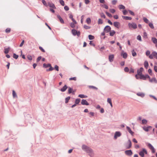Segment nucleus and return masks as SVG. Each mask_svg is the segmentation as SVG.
<instances>
[{"mask_svg": "<svg viewBox=\"0 0 157 157\" xmlns=\"http://www.w3.org/2000/svg\"><path fill=\"white\" fill-rule=\"evenodd\" d=\"M42 2L44 6L47 7L48 6V4L46 3V1L44 0H42Z\"/></svg>", "mask_w": 157, "mask_h": 157, "instance_id": "79ce46f5", "label": "nucleus"}, {"mask_svg": "<svg viewBox=\"0 0 157 157\" xmlns=\"http://www.w3.org/2000/svg\"><path fill=\"white\" fill-rule=\"evenodd\" d=\"M122 17L123 19H125L126 20H131L132 19V17H130L128 16H123Z\"/></svg>", "mask_w": 157, "mask_h": 157, "instance_id": "412c9836", "label": "nucleus"}, {"mask_svg": "<svg viewBox=\"0 0 157 157\" xmlns=\"http://www.w3.org/2000/svg\"><path fill=\"white\" fill-rule=\"evenodd\" d=\"M59 3L62 6H64L65 5L64 2L63 0H59Z\"/></svg>", "mask_w": 157, "mask_h": 157, "instance_id": "ea45409f", "label": "nucleus"}, {"mask_svg": "<svg viewBox=\"0 0 157 157\" xmlns=\"http://www.w3.org/2000/svg\"><path fill=\"white\" fill-rule=\"evenodd\" d=\"M136 95L138 96L141 97L142 98L144 97L145 96V94L144 93H141V92H139V93H137L136 94Z\"/></svg>", "mask_w": 157, "mask_h": 157, "instance_id": "aec40b11", "label": "nucleus"}, {"mask_svg": "<svg viewBox=\"0 0 157 157\" xmlns=\"http://www.w3.org/2000/svg\"><path fill=\"white\" fill-rule=\"evenodd\" d=\"M126 129L132 135H133L134 132L132 131L131 129L129 127L127 126Z\"/></svg>", "mask_w": 157, "mask_h": 157, "instance_id": "2eb2a0df", "label": "nucleus"}, {"mask_svg": "<svg viewBox=\"0 0 157 157\" xmlns=\"http://www.w3.org/2000/svg\"><path fill=\"white\" fill-rule=\"evenodd\" d=\"M132 56H135L136 55V52L134 51V50H133L132 51Z\"/></svg>", "mask_w": 157, "mask_h": 157, "instance_id": "c03bdc74", "label": "nucleus"}, {"mask_svg": "<svg viewBox=\"0 0 157 157\" xmlns=\"http://www.w3.org/2000/svg\"><path fill=\"white\" fill-rule=\"evenodd\" d=\"M101 6L106 9H108V6L105 4L102 5Z\"/></svg>", "mask_w": 157, "mask_h": 157, "instance_id": "de8ad7c7", "label": "nucleus"}, {"mask_svg": "<svg viewBox=\"0 0 157 157\" xmlns=\"http://www.w3.org/2000/svg\"><path fill=\"white\" fill-rule=\"evenodd\" d=\"M107 101L109 103H110L112 102L111 99L109 98H107Z\"/></svg>", "mask_w": 157, "mask_h": 157, "instance_id": "e2e57ef3", "label": "nucleus"}, {"mask_svg": "<svg viewBox=\"0 0 157 157\" xmlns=\"http://www.w3.org/2000/svg\"><path fill=\"white\" fill-rule=\"evenodd\" d=\"M51 64L49 63H48V64H45V63H44L43 64V66L45 68H47L48 67H49L50 66H51Z\"/></svg>", "mask_w": 157, "mask_h": 157, "instance_id": "c756f323", "label": "nucleus"}, {"mask_svg": "<svg viewBox=\"0 0 157 157\" xmlns=\"http://www.w3.org/2000/svg\"><path fill=\"white\" fill-rule=\"evenodd\" d=\"M78 97L81 98H84L87 97L86 96H85L84 95L82 94H79L78 96Z\"/></svg>", "mask_w": 157, "mask_h": 157, "instance_id": "f704fd0d", "label": "nucleus"}, {"mask_svg": "<svg viewBox=\"0 0 157 157\" xmlns=\"http://www.w3.org/2000/svg\"><path fill=\"white\" fill-rule=\"evenodd\" d=\"M75 24L74 23H71L70 24V26L72 28H74L75 26Z\"/></svg>", "mask_w": 157, "mask_h": 157, "instance_id": "8fccbe9b", "label": "nucleus"}, {"mask_svg": "<svg viewBox=\"0 0 157 157\" xmlns=\"http://www.w3.org/2000/svg\"><path fill=\"white\" fill-rule=\"evenodd\" d=\"M71 33L74 36L77 35L79 36L80 35V32L79 31H77L75 29H73L71 30Z\"/></svg>", "mask_w": 157, "mask_h": 157, "instance_id": "20e7f679", "label": "nucleus"}, {"mask_svg": "<svg viewBox=\"0 0 157 157\" xmlns=\"http://www.w3.org/2000/svg\"><path fill=\"white\" fill-rule=\"evenodd\" d=\"M70 98V97L68 96L65 98V103H67L68 102Z\"/></svg>", "mask_w": 157, "mask_h": 157, "instance_id": "58836bf2", "label": "nucleus"}, {"mask_svg": "<svg viewBox=\"0 0 157 157\" xmlns=\"http://www.w3.org/2000/svg\"><path fill=\"white\" fill-rule=\"evenodd\" d=\"M140 78L144 80H145V75L142 74L140 75Z\"/></svg>", "mask_w": 157, "mask_h": 157, "instance_id": "cd10ccee", "label": "nucleus"}, {"mask_svg": "<svg viewBox=\"0 0 157 157\" xmlns=\"http://www.w3.org/2000/svg\"><path fill=\"white\" fill-rule=\"evenodd\" d=\"M147 146L150 149H151L154 147L150 143H148Z\"/></svg>", "mask_w": 157, "mask_h": 157, "instance_id": "473e14b6", "label": "nucleus"}, {"mask_svg": "<svg viewBox=\"0 0 157 157\" xmlns=\"http://www.w3.org/2000/svg\"><path fill=\"white\" fill-rule=\"evenodd\" d=\"M142 124H146L147 123V121L145 119H143L142 121Z\"/></svg>", "mask_w": 157, "mask_h": 157, "instance_id": "4c0bfd02", "label": "nucleus"}, {"mask_svg": "<svg viewBox=\"0 0 157 157\" xmlns=\"http://www.w3.org/2000/svg\"><path fill=\"white\" fill-rule=\"evenodd\" d=\"M84 28L86 29H90V27L86 25H85L84 26Z\"/></svg>", "mask_w": 157, "mask_h": 157, "instance_id": "3c124183", "label": "nucleus"}, {"mask_svg": "<svg viewBox=\"0 0 157 157\" xmlns=\"http://www.w3.org/2000/svg\"><path fill=\"white\" fill-rule=\"evenodd\" d=\"M121 56L124 59H126L127 57V54L126 52H124L123 51L121 53Z\"/></svg>", "mask_w": 157, "mask_h": 157, "instance_id": "6ab92c4d", "label": "nucleus"}, {"mask_svg": "<svg viewBox=\"0 0 157 157\" xmlns=\"http://www.w3.org/2000/svg\"><path fill=\"white\" fill-rule=\"evenodd\" d=\"M119 8L120 9H124L125 8V6L122 5H119Z\"/></svg>", "mask_w": 157, "mask_h": 157, "instance_id": "e433bc0d", "label": "nucleus"}, {"mask_svg": "<svg viewBox=\"0 0 157 157\" xmlns=\"http://www.w3.org/2000/svg\"><path fill=\"white\" fill-rule=\"evenodd\" d=\"M144 154H147V152L145 148H143L142 150L139 152V155L141 157H144Z\"/></svg>", "mask_w": 157, "mask_h": 157, "instance_id": "7ed1b4c3", "label": "nucleus"}, {"mask_svg": "<svg viewBox=\"0 0 157 157\" xmlns=\"http://www.w3.org/2000/svg\"><path fill=\"white\" fill-rule=\"evenodd\" d=\"M153 42L155 44H157V39L155 37H152L151 39Z\"/></svg>", "mask_w": 157, "mask_h": 157, "instance_id": "b1692460", "label": "nucleus"}, {"mask_svg": "<svg viewBox=\"0 0 157 157\" xmlns=\"http://www.w3.org/2000/svg\"><path fill=\"white\" fill-rule=\"evenodd\" d=\"M137 39L138 40H139L140 41H141V37L140 35H138L137 37Z\"/></svg>", "mask_w": 157, "mask_h": 157, "instance_id": "864d4df0", "label": "nucleus"}, {"mask_svg": "<svg viewBox=\"0 0 157 157\" xmlns=\"http://www.w3.org/2000/svg\"><path fill=\"white\" fill-rule=\"evenodd\" d=\"M81 104L82 105H89V103L86 100L82 99L81 101Z\"/></svg>", "mask_w": 157, "mask_h": 157, "instance_id": "9b49d317", "label": "nucleus"}, {"mask_svg": "<svg viewBox=\"0 0 157 157\" xmlns=\"http://www.w3.org/2000/svg\"><path fill=\"white\" fill-rule=\"evenodd\" d=\"M68 93L69 94H70L72 93V92L73 89L72 88H71L70 87H68Z\"/></svg>", "mask_w": 157, "mask_h": 157, "instance_id": "4be33fe9", "label": "nucleus"}, {"mask_svg": "<svg viewBox=\"0 0 157 157\" xmlns=\"http://www.w3.org/2000/svg\"><path fill=\"white\" fill-rule=\"evenodd\" d=\"M82 148L83 151L86 153L89 151H90V150L91 149V148L85 144L82 145Z\"/></svg>", "mask_w": 157, "mask_h": 157, "instance_id": "f257e3e1", "label": "nucleus"}, {"mask_svg": "<svg viewBox=\"0 0 157 157\" xmlns=\"http://www.w3.org/2000/svg\"><path fill=\"white\" fill-rule=\"evenodd\" d=\"M88 37H89V39L90 40H93L94 39V36L91 35H89V36H88Z\"/></svg>", "mask_w": 157, "mask_h": 157, "instance_id": "c9c22d12", "label": "nucleus"}, {"mask_svg": "<svg viewBox=\"0 0 157 157\" xmlns=\"http://www.w3.org/2000/svg\"><path fill=\"white\" fill-rule=\"evenodd\" d=\"M109 32V35L111 36H113L115 33V32L113 30H111Z\"/></svg>", "mask_w": 157, "mask_h": 157, "instance_id": "393cba45", "label": "nucleus"}, {"mask_svg": "<svg viewBox=\"0 0 157 157\" xmlns=\"http://www.w3.org/2000/svg\"><path fill=\"white\" fill-rule=\"evenodd\" d=\"M64 10L66 11H68L69 10V8L67 6H65L64 7Z\"/></svg>", "mask_w": 157, "mask_h": 157, "instance_id": "338daca9", "label": "nucleus"}, {"mask_svg": "<svg viewBox=\"0 0 157 157\" xmlns=\"http://www.w3.org/2000/svg\"><path fill=\"white\" fill-rule=\"evenodd\" d=\"M149 27L151 29H154V26H153V24L151 23H150L149 24Z\"/></svg>", "mask_w": 157, "mask_h": 157, "instance_id": "49530a36", "label": "nucleus"}, {"mask_svg": "<svg viewBox=\"0 0 157 157\" xmlns=\"http://www.w3.org/2000/svg\"><path fill=\"white\" fill-rule=\"evenodd\" d=\"M113 25L116 28L119 29L120 25V23L118 22H114L113 23Z\"/></svg>", "mask_w": 157, "mask_h": 157, "instance_id": "f8f14e48", "label": "nucleus"}, {"mask_svg": "<svg viewBox=\"0 0 157 157\" xmlns=\"http://www.w3.org/2000/svg\"><path fill=\"white\" fill-rule=\"evenodd\" d=\"M125 153L126 155L128 156H131L133 154L131 150L125 151Z\"/></svg>", "mask_w": 157, "mask_h": 157, "instance_id": "6e6552de", "label": "nucleus"}, {"mask_svg": "<svg viewBox=\"0 0 157 157\" xmlns=\"http://www.w3.org/2000/svg\"><path fill=\"white\" fill-rule=\"evenodd\" d=\"M128 26L130 29H135L137 28V25L135 23L132 22V23H129Z\"/></svg>", "mask_w": 157, "mask_h": 157, "instance_id": "f03ea898", "label": "nucleus"}, {"mask_svg": "<svg viewBox=\"0 0 157 157\" xmlns=\"http://www.w3.org/2000/svg\"><path fill=\"white\" fill-rule=\"evenodd\" d=\"M80 99L79 98L76 99L75 101V103L77 105L80 102Z\"/></svg>", "mask_w": 157, "mask_h": 157, "instance_id": "7c9ffc66", "label": "nucleus"}, {"mask_svg": "<svg viewBox=\"0 0 157 157\" xmlns=\"http://www.w3.org/2000/svg\"><path fill=\"white\" fill-rule=\"evenodd\" d=\"M153 53V57L157 59V52H152Z\"/></svg>", "mask_w": 157, "mask_h": 157, "instance_id": "c85d7f7f", "label": "nucleus"}, {"mask_svg": "<svg viewBox=\"0 0 157 157\" xmlns=\"http://www.w3.org/2000/svg\"><path fill=\"white\" fill-rule=\"evenodd\" d=\"M68 87L67 86L65 85L60 90L62 92H64L68 88Z\"/></svg>", "mask_w": 157, "mask_h": 157, "instance_id": "4468645a", "label": "nucleus"}, {"mask_svg": "<svg viewBox=\"0 0 157 157\" xmlns=\"http://www.w3.org/2000/svg\"><path fill=\"white\" fill-rule=\"evenodd\" d=\"M109 11L112 13H114L115 12V10L114 9H110Z\"/></svg>", "mask_w": 157, "mask_h": 157, "instance_id": "69168bd1", "label": "nucleus"}, {"mask_svg": "<svg viewBox=\"0 0 157 157\" xmlns=\"http://www.w3.org/2000/svg\"><path fill=\"white\" fill-rule=\"evenodd\" d=\"M129 71V73L130 74L131 73H133L134 72V70L133 68H131Z\"/></svg>", "mask_w": 157, "mask_h": 157, "instance_id": "6e6d98bb", "label": "nucleus"}, {"mask_svg": "<svg viewBox=\"0 0 157 157\" xmlns=\"http://www.w3.org/2000/svg\"><path fill=\"white\" fill-rule=\"evenodd\" d=\"M124 71L125 72H128L129 71V69L128 67H125L124 68Z\"/></svg>", "mask_w": 157, "mask_h": 157, "instance_id": "052dcab7", "label": "nucleus"}, {"mask_svg": "<svg viewBox=\"0 0 157 157\" xmlns=\"http://www.w3.org/2000/svg\"><path fill=\"white\" fill-rule=\"evenodd\" d=\"M69 80H74L75 81H76V77L71 78H69Z\"/></svg>", "mask_w": 157, "mask_h": 157, "instance_id": "bf43d9fd", "label": "nucleus"}, {"mask_svg": "<svg viewBox=\"0 0 157 157\" xmlns=\"http://www.w3.org/2000/svg\"><path fill=\"white\" fill-rule=\"evenodd\" d=\"M100 16L101 17L105 18V16L104 13H100Z\"/></svg>", "mask_w": 157, "mask_h": 157, "instance_id": "5fc2aeb1", "label": "nucleus"}, {"mask_svg": "<svg viewBox=\"0 0 157 157\" xmlns=\"http://www.w3.org/2000/svg\"><path fill=\"white\" fill-rule=\"evenodd\" d=\"M144 67L146 69H147L148 67V65H149V64H148V62L147 61H145L144 63Z\"/></svg>", "mask_w": 157, "mask_h": 157, "instance_id": "5701e85b", "label": "nucleus"}, {"mask_svg": "<svg viewBox=\"0 0 157 157\" xmlns=\"http://www.w3.org/2000/svg\"><path fill=\"white\" fill-rule=\"evenodd\" d=\"M87 153L90 157H94V153L93 150L91 148V149L90 150V151H89Z\"/></svg>", "mask_w": 157, "mask_h": 157, "instance_id": "0eeeda50", "label": "nucleus"}, {"mask_svg": "<svg viewBox=\"0 0 157 157\" xmlns=\"http://www.w3.org/2000/svg\"><path fill=\"white\" fill-rule=\"evenodd\" d=\"M10 28H8L6 29L5 32L6 33H9L10 32Z\"/></svg>", "mask_w": 157, "mask_h": 157, "instance_id": "603ef678", "label": "nucleus"}, {"mask_svg": "<svg viewBox=\"0 0 157 157\" xmlns=\"http://www.w3.org/2000/svg\"><path fill=\"white\" fill-rule=\"evenodd\" d=\"M39 48L40 50H41L43 52H44L45 51L42 48V47L40 46L39 47Z\"/></svg>", "mask_w": 157, "mask_h": 157, "instance_id": "0e129e2a", "label": "nucleus"}, {"mask_svg": "<svg viewBox=\"0 0 157 157\" xmlns=\"http://www.w3.org/2000/svg\"><path fill=\"white\" fill-rule=\"evenodd\" d=\"M117 0H113L112 1V4L113 5H115L117 3Z\"/></svg>", "mask_w": 157, "mask_h": 157, "instance_id": "680f3d73", "label": "nucleus"}, {"mask_svg": "<svg viewBox=\"0 0 157 157\" xmlns=\"http://www.w3.org/2000/svg\"><path fill=\"white\" fill-rule=\"evenodd\" d=\"M132 146V143L131 140H128L126 145V148L127 149L130 148Z\"/></svg>", "mask_w": 157, "mask_h": 157, "instance_id": "9d476101", "label": "nucleus"}, {"mask_svg": "<svg viewBox=\"0 0 157 157\" xmlns=\"http://www.w3.org/2000/svg\"><path fill=\"white\" fill-rule=\"evenodd\" d=\"M121 135V133L119 131H116L115 132L114 136V139L116 140L118 137H120Z\"/></svg>", "mask_w": 157, "mask_h": 157, "instance_id": "39448f33", "label": "nucleus"}, {"mask_svg": "<svg viewBox=\"0 0 157 157\" xmlns=\"http://www.w3.org/2000/svg\"><path fill=\"white\" fill-rule=\"evenodd\" d=\"M143 20L146 23H148L149 21L148 20L146 17H144L143 18Z\"/></svg>", "mask_w": 157, "mask_h": 157, "instance_id": "a18cd8bd", "label": "nucleus"}, {"mask_svg": "<svg viewBox=\"0 0 157 157\" xmlns=\"http://www.w3.org/2000/svg\"><path fill=\"white\" fill-rule=\"evenodd\" d=\"M106 15L109 17H112V15L110 13H109L108 12H106Z\"/></svg>", "mask_w": 157, "mask_h": 157, "instance_id": "13d9d810", "label": "nucleus"}, {"mask_svg": "<svg viewBox=\"0 0 157 157\" xmlns=\"http://www.w3.org/2000/svg\"><path fill=\"white\" fill-rule=\"evenodd\" d=\"M13 57L14 58L17 59L18 58V56L15 53H13Z\"/></svg>", "mask_w": 157, "mask_h": 157, "instance_id": "a19ab883", "label": "nucleus"}, {"mask_svg": "<svg viewBox=\"0 0 157 157\" xmlns=\"http://www.w3.org/2000/svg\"><path fill=\"white\" fill-rule=\"evenodd\" d=\"M10 48H5L4 49V53L5 54H7L9 53V51L10 50Z\"/></svg>", "mask_w": 157, "mask_h": 157, "instance_id": "bb28decb", "label": "nucleus"}, {"mask_svg": "<svg viewBox=\"0 0 157 157\" xmlns=\"http://www.w3.org/2000/svg\"><path fill=\"white\" fill-rule=\"evenodd\" d=\"M28 59L29 60H32V58L31 56L29 55L27 56Z\"/></svg>", "mask_w": 157, "mask_h": 157, "instance_id": "4d7b16f0", "label": "nucleus"}, {"mask_svg": "<svg viewBox=\"0 0 157 157\" xmlns=\"http://www.w3.org/2000/svg\"><path fill=\"white\" fill-rule=\"evenodd\" d=\"M103 23V21L101 19H99L98 21V24H101Z\"/></svg>", "mask_w": 157, "mask_h": 157, "instance_id": "37998d69", "label": "nucleus"}, {"mask_svg": "<svg viewBox=\"0 0 157 157\" xmlns=\"http://www.w3.org/2000/svg\"><path fill=\"white\" fill-rule=\"evenodd\" d=\"M48 6L53 9H56V7L55 6L54 4L52 2H48Z\"/></svg>", "mask_w": 157, "mask_h": 157, "instance_id": "1a4fd4ad", "label": "nucleus"}, {"mask_svg": "<svg viewBox=\"0 0 157 157\" xmlns=\"http://www.w3.org/2000/svg\"><path fill=\"white\" fill-rule=\"evenodd\" d=\"M86 22L88 24H90L91 22V20L90 18H88L86 19Z\"/></svg>", "mask_w": 157, "mask_h": 157, "instance_id": "2f4dec72", "label": "nucleus"}, {"mask_svg": "<svg viewBox=\"0 0 157 157\" xmlns=\"http://www.w3.org/2000/svg\"><path fill=\"white\" fill-rule=\"evenodd\" d=\"M151 126H148L147 127H143V129L146 132H148L149 131V128H151Z\"/></svg>", "mask_w": 157, "mask_h": 157, "instance_id": "a878e982", "label": "nucleus"}, {"mask_svg": "<svg viewBox=\"0 0 157 157\" xmlns=\"http://www.w3.org/2000/svg\"><path fill=\"white\" fill-rule=\"evenodd\" d=\"M149 96L151 97H152V98H153L154 99H155V100L157 101V98L154 96L153 95H149Z\"/></svg>", "mask_w": 157, "mask_h": 157, "instance_id": "774afa93", "label": "nucleus"}, {"mask_svg": "<svg viewBox=\"0 0 157 157\" xmlns=\"http://www.w3.org/2000/svg\"><path fill=\"white\" fill-rule=\"evenodd\" d=\"M144 69L143 67H140L139 69H138L137 71V75H140L142 74V71Z\"/></svg>", "mask_w": 157, "mask_h": 157, "instance_id": "ddd939ff", "label": "nucleus"}, {"mask_svg": "<svg viewBox=\"0 0 157 157\" xmlns=\"http://www.w3.org/2000/svg\"><path fill=\"white\" fill-rule=\"evenodd\" d=\"M57 18L59 19V20L60 21V22L61 23H62V24L64 23V21H63V19L61 18V17L59 15H57Z\"/></svg>", "mask_w": 157, "mask_h": 157, "instance_id": "dca6fc26", "label": "nucleus"}, {"mask_svg": "<svg viewBox=\"0 0 157 157\" xmlns=\"http://www.w3.org/2000/svg\"><path fill=\"white\" fill-rule=\"evenodd\" d=\"M13 96L14 98H17V96L14 90H13Z\"/></svg>", "mask_w": 157, "mask_h": 157, "instance_id": "72a5a7b5", "label": "nucleus"}, {"mask_svg": "<svg viewBox=\"0 0 157 157\" xmlns=\"http://www.w3.org/2000/svg\"><path fill=\"white\" fill-rule=\"evenodd\" d=\"M149 81L151 82H154L155 83H157V81L155 78H153L151 79L149 78Z\"/></svg>", "mask_w": 157, "mask_h": 157, "instance_id": "a211bd4d", "label": "nucleus"}, {"mask_svg": "<svg viewBox=\"0 0 157 157\" xmlns=\"http://www.w3.org/2000/svg\"><path fill=\"white\" fill-rule=\"evenodd\" d=\"M114 58L113 55H111L109 56V59L110 62H112L113 61V59Z\"/></svg>", "mask_w": 157, "mask_h": 157, "instance_id": "f3484780", "label": "nucleus"}, {"mask_svg": "<svg viewBox=\"0 0 157 157\" xmlns=\"http://www.w3.org/2000/svg\"><path fill=\"white\" fill-rule=\"evenodd\" d=\"M89 88H90L94 89H96V90H98V88L97 87L93 86H89Z\"/></svg>", "mask_w": 157, "mask_h": 157, "instance_id": "09e8293b", "label": "nucleus"}, {"mask_svg": "<svg viewBox=\"0 0 157 157\" xmlns=\"http://www.w3.org/2000/svg\"><path fill=\"white\" fill-rule=\"evenodd\" d=\"M111 27L109 25H107L105 27L104 30L105 33H108L111 31Z\"/></svg>", "mask_w": 157, "mask_h": 157, "instance_id": "423d86ee", "label": "nucleus"}]
</instances>
